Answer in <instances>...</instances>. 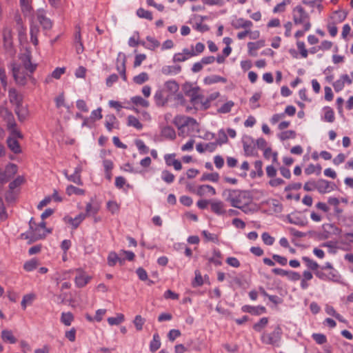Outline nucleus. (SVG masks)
Instances as JSON below:
<instances>
[{
    "label": "nucleus",
    "mask_w": 353,
    "mask_h": 353,
    "mask_svg": "<svg viewBox=\"0 0 353 353\" xmlns=\"http://www.w3.org/2000/svg\"><path fill=\"white\" fill-rule=\"evenodd\" d=\"M128 125L133 126L138 130L143 128V124L134 116L130 115L128 117Z\"/></svg>",
    "instance_id": "26"
},
{
    "label": "nucleus",
    "mask_w": 353,
    "mask_h": 353,
    "mask_svg": "<svg viewBox=\"0 0 353 353\" xmlns=\"http://www.w3.org/2000/svg\"><path fill=\"white\" fill-rule=\"evenodd\" d=\"M38 20L44 30H50L52 28L51 21L46 16L43 14L39 15Z\"/></svg>",
    "instance_id": "28"
},
{
    "label": "nucleus",
    "mask_w": 353,
    "mask_h": 353,
    "mask_svg": "<svg viewBox=\"0 0 353 353\" xmlns=\"http://www.w3.org/2000/svg\"><path fill=\"white\" fill-rule=\"evenodd\" d=\"M74 321V315L72 312H63L61 316V322L66 326H70Z\"/></svg>",
    "instance_id": "24"
},
{
    "label": "nucleus",
    "mask_w": 353,
    "mask_h": 353,
    "mask_svg": "<svg viewBox=\"0 0 353 353\" xmlns=\"http://www.w3.org/2000/svg\"><path fill=\"white\" fill-rule=\"evenodd\" d=\"M219 179V174L217 172L213 173H205L202 175L201 178V181H204L206 180L212 181L213 182H217Z\"/></svg>",
    "instance_id": "30"
},
{
    "label": "nucleus",
    "mask_w": 353,
    "mask_h": 353,
    "mask_svg": "<svg viewBox=\"0 0 353 353\" xmlns=\"http://www.w3.org/2000/svg\"><path fill=\"white\" fill-rule=\"evenodd\" d=\"M294 12L297 11L299 13V18H301L304 21L305 19H309V14L305 12L301 6H297L294 8Z\"/></svg>",
    "instance_id": "55"
},
{
    "label": "nucleus",
    "mask_w": 353,
    "mask_h": 353,
    "mask_svg": "<svg viewBox=\"0 0 353 353\" xmlns=\"http://www.w3.org/2000/svg\"><path fill=\"white\" fill-rule=\"evenodd\" d=\"M324 118L325 121L330 123L334 121V113L332 108H327V110L325 112Z\"/></svg>",
    "instance_id": "63"
},
{
    "label": "nucleus",
    "mask_w": 353,
    "mask_h": 353,
    "mask_svg": "<svg viewBox=\"0 0 353 353\" xmlns=\"http://www.w3.org/2000/svg\"><path fill=\"white\" fill-rule=\"evenodd\" d=\"M219 139H217L216 140V143H219V145H222V144H224V143H228V136L227 134H225L224 130L223 129H221L219 131Z\"/></svg>",
    "instance_id": "48"
},
{
    "label": "nucleus",
    "mask_w": 353,
    "mask_h": 353,
    "mask_svg": "<svg viewBox=\"0 0 353 353\" xmlns=\"http://www.w3.org/2000/svg\"><path fill=\"white\" fill-rule=\"evenodd\" d=\"M137 14L141 18H145L150 21L152 20V12L150 11L145 10L142 8L137 10Z\"/></svg>",
    "instance_id": "42"
},
{
    "label": "nucleus",
    "mask_w": 353,
    "mask_h": 353,
    "mask_svg": "<svg viewBox=\"0 0 353 353\" xmlns=\"http://www.w3.org/2000/svg\"><path fill=\"white\" fill-rule=\"evenodd\" d=\"M181 335V331L179 330H171L168 334V339L173 342L176 338L180 336Z\"/></svg>",
    "instance_id": "62"
},
{
    "label": "nucleus",
    "mask_w": 353,
    "mask_h": 353,
    "mask_svg": "<svg viewBox=\"0 0 353 353\" xmlns=\"http://www.w3.org/2000/svg\"><path fill=\"white\" fill-rule=\"evenodd\" d=\"M313 184L314 188H315L321 194H325V192H330V190H329L330 182L327 180L320 179L316 181V183Z\"/></svg>",
    "instance_id": "7"
},
{
    "label": "nucleus",
    "mask_w": 353,
    "mask_h": 353,
    "mask_svg": "<svg viewBox=\"0 0 353 353\" xmlns=\"http://www.w3.org/2000/svg\"><path fill=\"white\" fill-rule=\"evenodd\" d=\"M241 310L243 312L250 313L252 315H260L266 312V308L261 305L254 307L245 305L242 307Z\"/></svg>",
    "instance_id": "6"
},
{
    "label": "nucleus",
    "mask_w": 353,
    "mask_h": 353,
    "mask_svg": "<svg viewBox=\"0 0 353 353\" xmlns=\"http://www.w3.org/2000/svg\"><path fill=\"white\" fill-rule=\"evenodd\" d=\"M265 46V41L264 39L259 40L256 42H248V52L249 54L253 57H255L257 55L256 52H254L256 50L264 47Z\"/></svg>",
    "instance_id": "8"
},
{
    "label": "nucleus",
    "mask_w": 353,
    "mask_h": 353,
    "mask_svg": "<svg viewBox=\"0 0 353 353\" xmlns=\"http://www.w3.org/2000/svg\"><path fill=\"white\" fill-rule=\"evenodd\" d=\"M107 208L109 211L111 212L112 214H114L115 212H118L119 210V205L113 201H109L107 203Z\"/></svg>",
    "instance_id": "59"
},
{
    "label": "nucleus",
    "mask_w": 353,
    "mask_h": 353,
    "mask_svg": "<svg viewBox=\"0 0 353 353\" xmlns=\"http://www.w3.org/2000/svg\"><path fill=\"white\" fill-rule=\"evenodd\" d=\"M163 176H162V179L163 180L168 183H170L172 182H173L174 179V176L173 174H172L171 172H170L168 170H163Z\"/></svg>",
    "instance_id": "58"
},
{
    "label": "nucleus",
    "mask_w": 353,
    "mask_h": 353,
    "mask_svg": "<svg viewBox=\"0 0 353 353\" xmlns=\"http://www.w3.org/2000/svg\"><path fill=\"white\" fill-rule=\"evenodd\" d=\"M313 339L319 345H323L327 342L325 335L319 333H314L312 334Z\"/></svg>",
    "instance_id": "52"
},
{
    "label": "nucleus",
    "mask_w": 353,
    "mask_h": 353,
    "mask_svg": "<svg viewBox=\"0 0 353 353\" xmlns=\"http://www.w3.org/2000/svg\"><path fill=\"white\" fill-rule=\"evenodd\" d=\"M119 259L118 254L115 252H110L108 256V264L110 267L116 265L117 260Z\"/></svg>",
    "instance_id": "43"
},
{
    "label": "nucleus",
    "mask_w": 353,
    "mask_h": 353,
    "mask_svg": "<svg viewBox=\"0 0 353 353\" xmlns=\"http://www.w3.org/2000/svg\"><path fill=\"white\" fill-rule=\"evenodd\" d=\"M211 210L218 215L225 214L226 210L223 209L224 203L221 201H216L210 203Z\"/></svg>",
    "instance_id": "14"
},
{
    "label": "nucleus",
    "mask_w": 353,
    "mask_h": 353,
    "mask_svg": "<svg viewBox=\"0 0 353 353\" xmlns=\"http://www.w3.org/2000/svg\"><path fill=\"white\" fill-rule=\"evenodd\" d=\"M136 273L141 281H145L148 280V274L144 268L141 267L137 268Z\"/></svg>",
    "instance_id": "61"
},
{
    "label": "nucleus",
    "mask_w": 353,
    "mask_h": 353,
    "mask_svg": "<svg viewBox=\"0 0 353 353\" xmlns=\"http://www.w3.org/2000/svg\"><path fill=\"white\" fill-rule=\"evenodd\" d=\"M154 99L156 105L159 107L164 106L167 102L168 99L165 98L163 91L161 90H157L154 94Z\"/></svg>",
    "instance_id": "17"
},
{
    "label": "nucleus",
    "mask_w": 353,
    "mask_h": 353,
    "mask_svg": "<svg viewBox=\"0 0 353 353\" xmlns=\"http://www.w3.org/2000/svg\"><path fill=\"white\" fill-rule=\"evenodd\" d=\"M186 117L185 116H176L173 120L174 124L178 128L179 130H181L185 128L183 123L185 121Z\"/></svg>",
    "instance_id": "44"
},
{
    "label": "nucleus",
    "mask_w": 353,
    "mask_h": 353,
    "mask_svg": "<svg viewBox=\"0 0 353 353\" xmlns=\"http://www.w3.org/2000/svg\"><path fill=\"white\" fill-rule=\"evenodd\" d=\"M6 143L9 149L14 154H20L22 150L19 141L13 137H8Z\"/></svg>",
    "instance_id": "9"
},
{
    "label": "nucleus",
    "mask_w": 353,
    "mask_h": 353,
    "mask_svg": "<svg viewBox=\"0 0 353 353\" xmlns=\"http://www.w3.org/2000/svg\"><path fill=\"white\" fill-rule=\"evenodd\" d=\"M279 137L281 141L294 139L296 137V132L292 130L283 131L279 134Z\"/></svg>",
    "instance_id": "36"
},
{
    "label": "nucleus",
    "mask_w": 353,
    "mask_h": 353,
    "mask_svg": "<svg viewBox=\"0 0 353 353\" xmlns=\"http://www.w3.org/2000/svg\"><path fill=\"white\" fill-rule=\"evenodd\" d=\"M99 208L96 206H92L91 203H88L85 206V215L87 216L91 215H95L98 213Z\"/></svg>",
    "instance_id": "41"
},
{
    "label": "nucleus",
    "mask_w": 353,
    "mask_h": 353,
    "mask_svg": "<svg viewBox=\"0 0 353 353\" xmlns=\"http://www.w3.org/2000/svg\"><path fill=\"white\" fill-rule=\"evenodd\" d=\"M3 39L5 48H10L12 47V30L8 28H5L3 31Z\"/></svg>",
    "instance_id": "12"
},
{
    "label": "nucleus",
    "mask_w": 353,
    "mask_h": 353,
    "mask_svg": "<svg viewBox=\"0 0 353 353\" xmlns=\"http://www.w3.org/2000/svg\"><path fill=\"white\" fill-rule=\"evenodd\" d=\"M282 330L280 325H276L274 331L270 334H263L261 336V341L263 343L268 345H276L278 343L282 336Z\"/></svg>",
    "instance_id": "1"
},
{
    "label": "nucleus",
    "mask_w": 353,
    "mask_h": 353,
    "mask_svg": "<svg viewBox=\"0 0 353 353\" xmlns=\"http://www.w3.org/2000/svg\"><path fill=\"white\" fill-rule=\"evenodd\" d=\"M132 102L136 105H140L142 107L148 108L149 106V102L140 96H136L131 98Z\"/></svg>",
    "instance_id": "35"
},
{
    "label": "nucleus",
    "mask_w": 353,
    "mask_h": 353,
    "mask_svg": "<svg viewBox=\"0 0 353 353\" xmlns=\"http://www.w3.org/2000/svg\"><path fill=\"white\" fill-rule=\"evenodd\" d=\"M145 322V319L141 315H137L133 320V323L137 331H141L143 329V326Z\"/></svg>",
    "instance_id": "34"
},
{
    "label": "nucleus",
    "mask_w": 353,
    "mask_h": 353,
    "mask_svg": "<svg viewBox=\"0 0 353 353\" xmlns=\"http://www.w3.org/2000/svg\"><path fill=\"white\" fill-rule=\"evenodd\" d=\"M203 284L202 276L199 270L195 271L194 281L192 282V285L194 288L201 286Z\"/></svg>",
    "instance_id": "49"
},
{
    "label": "nucleus",
    "mask_w": 353,
    "mask_h": 353,
    "mask_svg": "<svg viewBox=\"0 0 353 353\" xmlns=\"http://www.w3.org/2000/svg\"><path fill=\"white\" fill-rule=\"evenodd\" d=\"M85 217H87V216L85 215V213L81 212L74 218L73 229H77Z\"/></svg>",
    "instance_id": "57"
},
{
    "label": "nucleus",
    "mask_w": 353,
    "mask_h": 353,
    "mask_svg": "<svg viewBox=\"0 0 353 353\" xmlns=\"http://www.w3.org/2000/svg\"><path fill=\"white\" fill-rule=\"evenodd\" d=\"M76 271L79 273V275L75 277V284L78 288H83L90 281L91 277L85 276L81 268L77 269Z\"/></svg>",
    "instance_id": "4"
},
{
    "label": "nucleus",
    "mask_w": 353,
    "mask_h": 353,
    "mask_svg": "<svg viewBox=\"0 0 353 353\" xmlns=\"http://www.w3.org/2000/svg\"><path fill=\"white\" fill-rule=\"evenodd\" d=\"M232 26L235 29L247 28L252 26V23L248 20H244L243 18H239L236 20V23H233Z\"/></svg>",
    "instance_id": "22"
},
{
    "label": "nucleus",
    "mask_w": 353,
    "mask_h": 353,
    "mask_svg": "<svg viewBox=\"0 0 353 353\" xmlns=\"http://www.w3.org/2000/svg\"><path fill=\"white\" fill-rule=\"evenodd\" d=\"M268 323V318L263 317L259 322L254 324L253 329L256 332H261Z\"/></svg>",
    "instance_id": "31"
},
{
    "label": "nucleus",
    "mask_w": 353,
    "mask_h": 353,
    "mask_svg": "<svg viewBox=\"0 0 353 353\" xmlns=\"http://www.w3.org/2000/svg\"><path fill=\"white\" fill-rule=\"evenodd\" d=\"M261 237L264 243L268 245H272L274 241V239L272 236H271L268 232H263L262 234Z\"/></svg>",
    "instance_id": "64"
},
{
    "label": "nucleus",
    "mask_w": 353,
    "mask_h": 353,
    "mask_svg": "<svg viewBox=\"0 0 353 353\" xmlns=\"http://www.w3.org/2000/svg\"><path fill=\"white\" fill-rule=\"evenodd\" d=\"M234 191H239V190H225L223 194L225 195L226 192H228V196L226 201H229L231 205L234 208L238 207V204L241 203V199L238 197V194H235Z\"/></svg>",
    "instance_id": "5"
},
{
    "label": "nucleus",
    "mask_w": 353,
    "mask_h": 353,
    "mask_svg": "<svg viewBox=\"0 0 353 353\" xmlns=\"http://www.w3.org/2000/svg\"><path fill=\"white\" fill-rule=\"evenodd\" d=\"M10 101L15 104V107L22 105L23 97L21 95L18 94L15 88H10L9 90Z\"/></svg>",
    "instance_id": "11"
},
{
    "label": "nucleus",
    "mask_w": 353,
    "mask_h": 353,
    "mask_svg": "<svg viewBox=\"0 0 353 353\" xmlns=\"http://www.w3.org/2000/svg\"><path fill=\"white\" fill-rule=\"evenodd\" d=\"M302 259L306 263L308 268L312 270L316 271L319 267V264L316 261H313L307 256H303Z\"/></svg>",
    "instance_id": "39"
},
{
    "label": "nucleus",
    "mask_w": 353,
    "mask_h": 353,
    "mask_svg": "<svg viewBox=\"0 0 353 353\" xmlns=\"http://www.w3.org/2000/svg\"><path fill=\"white\" fill-rule=\"evenodd\" d=\"M65 192L68 196H71L72 194L83 195L85 194L84 190L77 188L72 185H68Z\"/></svg>",
    "instance_id": "25"
},
{
    "label": "nucleus",
    "mask_w": 353,
    "mask_h": 353,
    "mask_svg": "<svg viewBox=\"0 0 353 353\" xmlns=\"http://www.w3.org/2000/svg\"><path fill=\"white\" fill-rule=\"evenodd\" d=\"M181 70V67L180 65H174V66H165L163 68L162 72L165 74H169L172 72L176 73L179 72Z\"/></svg>",
    "instance_id": "51"
},
{
    "label": "nucleus",
    "mask_w": 353,
    "mask_h": 353,
    "mask_svg": "<svg viewBox=\"0 0 353 353\" xmlns=\"http://www.w3.org/2000/svg\"><path fill=\"white\" fill-rule=\"evenodd\" d=\"M161 134L162 137L167 139L174 140L176 138V132L174 129L169 125L163 128Z\"/></svg>",
    "instance_id": "15"
},
{
    "label": "nucleus",
    "mask_w": 353,
    "mask_h": 353,
    "mask_svg": "<svg viewBox=\"0 0 353 353\" xmlns=\"http://www.w3.org/2000/svg\"><path fill=\"white\" fill-rule=\"evenodd\" d=\"M125 319L124 315L123 314H118L117 317H109L108 319V322L110 325H119L122 323Z\"/></svg>",
    "instance_id": "40"
},
{
    "label": "nucleus",
    "mask_w": 353,
    "mask_h": 353,
    "mask_svg": "<svg viewBox=\"0 0 353 353\" xmlns=\"http://www.w3.org/2000/svg\"><path fill=\"white\" fill-rule=\"evenodd\" d=\"M243 150L246 156L254 155L255 145H251L246 142L243 141Z\"/></svg>",
    "instance_id": "50"
},
{
    "label": "nucleus",
    "mask_w": 353,
    "mask_h": 353,
    "mask_svg": "<svg viewBox=\"0 0 353 353\" xmlns=\"http://www.w3.org/2000/svg\"><path fill=\"white\" fill-rule=\"evenodd\" d=\"M25 182V179L23 176H18L14 180L11 181L9 184L10 190L12 191L16 188L20 186Z\"/></svg>",
    "instance_id": "32"
},
{
    "label": "nucleus",
    "mask_w": 353,
    "mask_h": 353,
    "mask_svg": "<svg viewBox=\"0 0 353 353\" xmlns=\"http://www.w3.org/2000/svg\"><path fill=\"white\" fill-rule=\"evenodd\" d=\"M1 336L4 342H9L11 344H14L17 342V339L13 336L11 330H2Z\"/></svg>",
    "instance_id": "18"
},
{
    "label": "nucleus",
    "mask_w": 353,
    "mask_h": 353,
    "mask_svg": "<svg viewBox=\"0 0 353 353\" xmlns=\"http://www.w3.org/2000/svg\"><path fill=\"white\" fill-rule=\"evenodd\" d=\"M199 90V87H194L193 88V90L190 92V94L188 95V97H190V102L195 105L198 103V92Z\"/></svg>",
    "instance_id": "53"
},
{
    "label": "nucleus",
    "mask_w": 353,
    "mask_h": 353,
    "mask_svg": "<svg viewBox=\"0 0 353 353\" xmlns=\"http://www.w3.org/2000/svg\"><path fill=\"white\" fill-rule=\"evenodd\" d=\"M12 72L16 83L20 85H25L27 83L26 76L24 72H20V66L17 65L14 63L11 64Z\"/></svg>",
    "instance_id": "3"
},
{
    "label": "nucleus",
    "mask_w": 353,
    "mask_h": 353,
    "mask_svg": "<svg viewBox=\"0 0 353 353\" xmlns=\"http://www.w3.org/2000/svg\"><path fill=\"white\" fill-rule=\"evenodd\" d=\"M39 265L38 260L36 259H32L30 261H26L23 265V268L28 272L34 270Z\"/></svg>",
    "instance_id": "27"
},
{
    "label": "nucleus",
    "mask_w": 353,
    "mask_h": 353,
    "mask_svg": "<svg viewBox=\"0 0 353 353\" xmlns=\"http://www.w3.org/2000/svg\"><path fill=\"white\" fill-rule=\"evenodd\" d=\"M297 48L300 52V54L302 57L306 58L308 55V51L305 47V43L303 41H298L296 43Z\"/></svg>",
    "instance_id": "54"
},
{
    "label": "nucleus",
    "mask_w": 353,
    "mask_h": 353,
    "mask_svg": "<svg viewBox=\"0 0 353 353\" xmlns=\"http://www.w3.org/2000/svg\"><path fill=\"white\" fill-rule=\"evenodd\" d=\"M19 59L22 61L26 70L29 71L30 73H33L35 71L37 64L32 63V54L28 48H26L24 53L20 54Z\"/></svg>",
    "instance_id": "2"
},
{
    "label": "nucleus",
    "mask_w": 353,
    "mask_h": 353,
    "mask_svg": "<svg viewBox=\"0 0 353 353\" xmlns=\"http://www.w3.org/2000/svg\"><path fill=\"white\" fill-rule=\"evenodd\" d=\"M175 154H167L165 156V159L168 165H173L176 170H180L182 168V165L178 159H174L172 162H169V159L174 157Z\"/></svg>",
    "instance_id": "21"
},
{
    "label": "nucleus",
    "mask_w": 353,
    "mask_h": 353,
    "mask_svg": "<svg viewBox=\"0 0 353 353\" xmlns=\"http://www.w3.org/2000/svg\"><path fill=\"white\" fill-rule=\"evenodd\" d=\"M204 82L206 84H212L218 82L226 83L227 79L218 75L208 76L204 79Z\"/></svg>",
    "instance_id": "23"
},
{
    "label": "nucleus",
    "mask_w": 353,
    "mask_h": 353,
    "mask_svg": "<svg viewBox=\"0 0 353 353\" xmlns=\"http://www.w3.org/2000/svg\"><path fill=\"white\" fill-rule=\"evenodd\" d=\"M161 347L160 336L158 333L153 335V339L150 343V350L152 352H155Z\"/></svg>",
    "instance_id": "19"
},
{
    "label": "nucleus",
    "mask_w": 353,
    "mask_h": 353,
    "mask_svg": "<svg viewBox=\"0 0 353 353\" xmlns=\"http://www.w3.org/2000/svg\"><path fill=\"white\" fill-rule=\"evenodd\" d=\"M135 144L141 153L147 154L148 152V148L144 144V143L141 140L137 139L135 141Z\"/></svg>",
    "instance_id": "60"
},
{
    "label": "nucleus",
    "mask_w": 353,
    "mask_h": 353,
    "mask_svg": "<svg viewBox=\"0 0 353 353\" xmlns=\"http://www.w3.org/2000/svg\"><path fill=\"white\" fill-rule=\"evenodd\" d=\"M185 127H196V132H199V124L197 123L196 119L192 117H186L185 121L183 123Z\"/></svg>",
    "instance_id": "37"
},
{
    "label": "nucleus",
    "mask_w": 353,
    "mask_h": 353,
    "mask_svg": "<svg viewBox=\"0 0 353 353\" xmlns=\"http://www.w3.org/2000/svg\"><path fill=\"white\" fill-rule=\"evenodd\" d=\"M34 298V294H28L24 295L21 303L22 308L25 310L26 308L27 303L31 304Z\"/></svg>",
    "instance_id": "38"
},
{
    "label": "nucleus",
    "mask_w": 353,
    "mask_h": 353,
    "mask_svg": "<svg viewBox=\"0 0 353 353\" xmlns=\"http://www.w3.org/2000/svg\"><path fill=\"white\" fill-rule=\"evenodd\" d=\"M234 102L232 101H229L228 102H226L225 103H224L223 105L221 106V108H219L218 109V112L219 113H228L231 111V108L232 107L234 106Z\"/></svg>",
    "instance_id": "46"
},
{
    "label": "nucleus",
    "mask_w": 353,
    "mask_h": 353,
    "mask_svg": "<svg viewBox=\"0 0 353 353\" xmlns=\"http://www.w3.org/2000/svg\"><path fill=\"white\" fill-rule=\"evenodd\" d=\"M165 85L168 90L173 93L176 92L179 89V85L175 81H168Z\"/></svg>",
    "instance_id": "47"
},
{
    "label": "nucleus",
    "mask_w": 353,
    "mask_h": 353,
    "mask_svg": "<svg viewBox=\"0 0 353 353\" xmlns=\"http://www.w3.org/2000/svg\"><path fill=\"white\" fill-rule=\"evenodd\" d=\"M67 179L68 181H72L79 185H82L83 182L81 178L80 174H77V173H74L70 176H67Z\"/></svg>",
    "instance_id": "56"
},
{
    "label": "nucleus",
    "mask_w": 353,
    "mask_h": 353,
    "mask_svg": "<svg viewBox=\"0 0 353 353\" xmlns=\"http://www.w3.org/2000/svg\"><path fill=\"white\" fill-rule=\"evenodd\" d=\"M234 194H238V197L241 199V201H244V203H251L253 200V196L251 191L250 190H242L234 191Z\"/></svg>",
    "instance_id": "13"
},
{
    "label": "nucleus",
    "mask_w": 353,
    "mask_h": 353,
    "mask_svg": "<svg viewBox=\"0 0 353 353\" xmlns=\"http://www.w3.org/2000/svg\"><path fill=\"white\" fill-rule=\"evenodd\" d=\"M46 237V234H37V233H31L30 231L28 232L27 233H23L21 234V238L24 239H29L28 243L31 244L33 242L39 240V239H43Z\"/></svg>",
    "instance_id": "10"
},
{
    "label": "nucleus",
    "mask_w": 353,
    "mask_h": 353,
    "mask_svg": "<svg viewBox=\"0 0 353 353\" xmlns=\"http://www.w3.org/2000/svg\"><path fill=\"white\" fill-rule=\"evenodd\" d=\"M14 112L17 115L19 121L21 122H23L28 115V108L26 107H23L22 105L19 107H15Z\"/></svg>",
    "instance_id": "16"
},
{
    "label": "nucleus",
    "mask_w": 353,
    "mask_h": 353,
    "mask_svg": "<svg viewBox=\"0 0 353 353\" xmlns=\"http://www.w3.org/2000/svg\"><path fill=\"white\" fill-rule=\"evenodd\" d=\"M149 79L148 74L146 72H141L139 74L134 77L133 81L138 85L143 84Z\"/></svg>",
    "instance_id": "33"
},
{
    "label": "nucleus",
    "mask_w": 353,
    "mask_h": 353,
    "mask_svg": "<svg viewBox=\"0 0 353 353\" xmlns=\"http://www.w3.org/2000/svg\"><path fill=\"white\" fill-rule=\"evenodd\" d=\"M18 170V167L16 164L9 163L5 168L4 172H6L7 177H8V180L10 181V179H12L14 174H17Z\"/></svg>",
    "instance_id": "20"
},
{
    "label": "nucleus",
    "mask_w": 353,
    "mask_h": 353,
    "mask_svg": "<svg viewBox=\"0 0 353 353\" xmlns=\"http://www.w3.org/2000/svg\"><path fill=\"white\" fill-rule=\"evenodd\" d=\"M202 234L207 241H212L215 243H219V238L217 235L211 234L206 230H203L202 232Z\"/></svg>",
    "instance_id": "45"
},
{
    "label": "nucleus",
    "mask_w": 353,
    "mask_h": 353,
    "mask_svg": "<svg viewBox=\"0 0 353 353\" xmlns=\"http://www.w3.org/2000/svg\"><path fill=\"white\" fill-rule=\"evenodd\" d=\"M288 221L294 225H297L299 226H305L307 224V221L302 219L300 217L292 218L290 214L287 215L286 216Z\"/></svg>",
    "instance_id": "29"
}]
</instances>
